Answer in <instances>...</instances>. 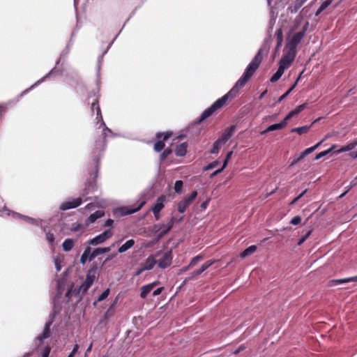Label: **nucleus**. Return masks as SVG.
Returning <instances> with one entry per match:
<instances>
[{
  "mask_svg": "<svg viewBox=\"0 0 357 357\" xmlns=\"http://www.w3.org/2000/svg\"><path fill=\"white\" fill-rule=\"evenodd\" d=\"M91 109L93 111V114H96V125L98 126L99 129L102 130V135H104V138L105 137V131L106 130H109L102 119V113L100 107L98 105V101L96 100V101L93 102L91 105Z\"/></svg>",
  "mask_w": 357,
  "mask_h": 357,
  "instance_id": "3",
  "label": "nucleus"
},
{
  "mask_svg": "<svg viewBox=\"0 0 357 357\" xmlns=\"http://www.w3.org/2000/svg\"><path fill=\"white\" fill-rule=\"evenodd\" d=\"M144 271H146V269H144V266L142 265V266L136 271V272H135V275H140V274H141V273H142V272H144Z\"/></svg>",
  "mask_w": 357,
  "mask_h": 357,
  "instance_id": "64",
  "label": "nucleus"
},
{
  "mask_svg": "<svg viewBox=\"0 0 357 357\" xmlns=\"http://www.w3.org/2000/svg\"><path fill=\"white\" fill-rule=\"evenodd\" d=\"M167 201V196L160 195L158 197L155 204L152 206L151 211L153 213H160L161 210L165 207V202Z\"/></svg>",
  "mask_w": 357,
  "mask_h": 357,
  "instance_id": "16",
  "label": "nucleus"
},
{
  "mask_svg": "<svg viewBox=\"0 0 357 357\" xmlns=\"http://www.w3.org/2000/svg\"><path fill=\"white\" fill-rule=\"evenodd\" d=\"M357 146V142L354 139L353 142L349 143L347 145L344 146L347 151H349L353 150Z\"/></svg>",
  "mask_w": 357,
  "mask_h": 357,
  "instance_id": "49",
  "label": "nucleus"
},
{
  "mask_svg": "<svg viewBox=\"0 0 357 357\" xmlns=\"http://www.w3.org/2000/svg\"><path fill=\"white\" fill-rule=\"evenodd\" d=\"M336 145H333L330 149L326 150V151H324V153H325V155H328V153H330L332 151H333L335 148H336Z\"/></svg>",
  "mask_w": 357,
  "mask_h": 357,
  "instance_id": "62",
  "label": "nucleus"
},
{
  "mask_svg": "<svg viewBox=\"0 0 357 357\" xmlns=\"http://www.w3.org/2000/svg\"><path fill=\"white\" fill-rule=\"evenodd\" d=\"M222 145H224V144L222 143L218 139H217L214 142L213 148L210 151V153H212V154H217V153H218V152L220 150V149L222 148Z\"/></svg>",
  "mask_w": 357,
  "mask_h": 357,
  "instance_id": "37",
  "label": "nucleus"
},
{
  "mask_svg": "<svg viewBox=\"0 0 357 357\" xmlns=\"http://www.w3.org/2000/svg\"><path fill=\"white\" fill-rule=\"evenodd\" d=\"M284 72V68L282 67H279L276 73L271 77L270 79L271 82L273 83L279 80L283 75Z\"/></svg>",
  "mask_w": 357,
  "mask_h": 357,
  "instance_id": "33",
  "label": "nucleus"
},
{
  "mask_svg": "<svg viewBox=\"0 0 357 357\" xmlns=\"http://www.w3.org/2000/svg\"><path fill=\"white\" fill-rule=\"evenodd\" d=\"M349 282V278L344 279H339V280H332L329 282L330 286H334L340 284L347 283Z\"/></svg>",
  "mask_w": 357,
  "mask_h": 357,
  "instance_id": "42",
  "label": "nucleus"
},
{
  "mask_svg": "<svg viewBox=\"0 0 357 357\" xmlns=\"http://www.w3.org/2000/svg\"><path fill=\"white\" fill-rule=\"evenodd\" d=\"M324 140H321V142L316 144L314 146H311L308 149H306L303 152L301 153L298 158L294 160V161L291 162V166L294 165L295 164L300 162L303 158H304L306 155H309L310 153H312L314 151H315L323 142Z\"/></svg>",
  "mask_w": 357,
  "mask_h": 357,
  "instance_id": "15",
  "label": "nucleus"
},
{
  "mask_svg": "<svg viewBox=\"0 0 357 357\" xmlns=\"http://www.w3.org/2000/svg\"><path fill=\"white\" fill-rule=\"evenodd\" d=\"M161 255V257L157 261L158 266L161 268H165L169 266L172 261V251L169 250L163 253H157L156 257Z\"/></svg>",
  "mask_w": 357,
  "mask_h": 357,
  "instance_id": "8",
  "label": "nucleus"
},
{
  "mask_svg": "<svg viewBox=\"0 0 357 357\" xmlns=\"http://www.w3.org/2000/svg\"><path fill=\"white\" fill-rule=\"evenodd\" d=\"M188 144L183 142L178 145L175 149V154L176 156L182 157L185 155L187 153Z\"/></svg>",
  "mask_w": 357,
  "mask_h": 357,
  "instance_id": "23",
  "label": "nucleus"
},
{
  "mask_svg": "<svg viewBox=\"0 0 357 357\" xmlns=\"http://www.w3.org/2000/svg\"><path fill=\"white\" fill-rule=\"evenodd\" d=\"M162 227H165V229H164L163 230L160 231V233L158 234V237L159 238L163 237L165 235H166L171 230V229H169V227H167L165 225H155L154 229H155V231H158Z\"/></svg>",
  "mask_w": 357,
  "mask_h": 357,
  "instance_id": "30",
  "label": "nucleus"
},
{
  "mask_svg": "<svg viewBox=\"0 0 357 357\" xmlns=\"http://www.w3.org/2000/svg\"><path fill=\"white\" fill-rule=\"evenodd\" d=\"M301 222V218L299 215H296L291 220L290 222H291V224H292L294 225H297L300 224Z\"/></svg>",
  "mask_w": 357,
  "mask_h": 357,
  "instance_id": "53",
  "label": "nucleus"
},
{
  "mask_svg": "<svg viewBox=\"0 0 357 357\" xmlns=\"http://www.w3.org/2000/svg\"><path fill=\"white\" fill-rule=\"evenodd\" d=\"M257 249V247L255 245H250L248 248H247L245 250H244L241 254L240 257L241 258H245L246 257H248L251 255H252L254 252H256Z\"/></svg>",
  "mask_w": 357,
  "mask_h": 357,
  "instance_id": "27",
  "label": "nucleus"
},
{
  "mask_svg": "<svg viewBox=\"0 0 357 357\" xmlns=\"http://www.w3.org/2000/svg\"><path fill=\"white\" fill-rule=\"evenodd\" d=\"M109 251H110V248L109 247H107V248H98L94 249L91 252V261L93 259H94L95 257H98V255H102V254L105 253V252H108Z\"/></svg>",
  "mask_w": 357,
  "mask_h": 357,
  "instance_id": "25",
  "label": "nucleus"
},
{
  "mask_svg": "<svg viewBox=\"0 0 357 357\" xmlns=\"http://www.w3.org/2000/svg\"><path fill=\"white\" fill-rule=\"evenodd\" d=\"M89 289V269L86 271V277L84 282L79 285V289H73V287L68 289L65 297L66 298V302L70 301V298L73 295L77 296H82V295L85 294L88 289Z\"/></svg>",
  "mask_w": 357,
  "mask_h": 357,
  "instance_id": "2",
  "label": "nucleus"
},
{
  "mask_svg": "<svg viewBox=\"0 0 357 357\" xmlns=\"http://www.w3.org/2000/svg\"><path fill=\"white\" fill-rule=\"evenodd\" d=\"M262 50L260 49L255 56L253 58L250 64L247 66L243 75L236 82L232 89L222 98L218 99L211 107L206 109L201 114L198 123H200L209 116H211L218 109H221L227 102L229 100H231L237 96L239 89L243 88L245 84L250 80L255 71L258 69L260 63L262 61Z\"/></svg>",
  "mask_w": 357,
  "mask_h": 357,
  "instance_id": "1",
  "label": "nucleus"
},
{
  "mask_svg": "<svg viewBox=\"0 0 357 357\" xmlns=\"http://www.w3.org/2000/svg\"><path fill=\"white\" fill-rule=\"evenodd\" d=\"M146 204L145 201L141 202L139 205L135 208H131L128 206L121 207L120 208V211L122 215H128L132 213H135L137 211H139Z\"/></svg>",
  "mask_w": 357,
  "mask_h": 357,
  "instance_id": "18",
  "label": "nucleus"
},
{
  "mask_svg": "<svg viewBox=\"0 0 357 357\" xmlns=\"http://www.w3.org/2000/svg\"><path fill=\"white\" fill-rule=\"evenodd\" d=\"M306 107H307V103H304V104L297 106L294 109H293L290 112H289V114L284 119V121L287 123V121H289L290 119H291L294 116L298 115L303 110H304Z\"/></svg>",
  "mask_w": 357,
  "mask_h": 357,
  "instance_id": "19",
  "label": "nucleus"
},
{
  "mask_svg": "<svg viewBox=\"0 0 357 357\" xmlns=\"http://www.w3.org/2000/svg\"><path fill=\"white\" fill-rule=\"evenodd\" d=\"M43 230L45 233L46 241L49 243L50 245H54L55 244V238L54 234L48 231L47 230V227H43Z\"/></svg>",
  "mask_w": 357,
  "mask_h": 357,
  "instance_id": "29",
  "label": "nucleus"
},
{
  "mask_svg": "<svg viewBox=\"0 0 357 357\" xmlns=\"http://www.w3.org/2000/svg\"><path fill=\"white\" fill-rule=\"evenodd\" d=\"M310 126H304L302 127L298 128H294L291 130L292 132H297L298 135H303L308 132L310 130Z\"/></svg>",
  "mask_w": 357,
  "mask_h": 357,
  "instance_id": "38",
  "label": "nucleus"
},
{
  "mask_svg": "<svg viewBox=\"0 0 357 357\" xmlns=\"http://www.w3.org/2000/svg\"><path fill=\"white\" fill-rule=\"evenodd\" d=\"M87 197L83 198L82 197L69 198L60 204L59 209L61 211H67L69 209L75 208L80 206L84 202L87 201Z\"/></svg>",
  "mask_w": 357,
  "mask_h": 357,
  "instance_id": "4",
  "label": "nucleus"
},
{
  "mask_svg": "<svg viewBox=\"0 0 357 357\" xmlns=\"http://www.w3.org/2000/svg\"><path fill=\"white\" fill-rule=\"evenodd\" d=\"M116 304V300H115L113 303L111 305V306L109 307V308L107 310V312H105V317H109L111 316H112L114 314V310H113V308L115 307Z\"/></svg>",
  "mask_w": 357,
  "mask_h": 357,
  "instance_id": "46",
  "label": "nucleus"
},
{
  "mask_svg": "<svg viewBox=\"0 0 357 357\" xmlns=\"http://www.w3.org/2000/svg\"><path fill=\"white\" fill-rule=\"evenodd\" d=\"M85 244L84 251L80 258V263L83 265L86 264V261L89 259V241H86Z\"/></svg>",
  "mask_w": 357,
  "mask_h": 357,
  "instance_id": "26",
  "label": "nucleus"
},
{
  "mask_svg": "<svg viewBox=\"0 0 357 357\" xmlns=\"http://www.w3.org/2000/svg\"><path fill=\"white\" fill-rule=\"evenodd\" d=\"M287 122L284 121V119H283L279 123H275V124L269 126L264 131H263L261 132V134L274 131L276 130H281V129L284 128L287 126Z\"/></svg>",
  "mask_w": 357,
  "mask_h": 357,
  "instance_id": "22",
  "label": "nucleus"
},
{
  "mask_svg": "<svg viewBox=\"0 0 357 357\" xmlns=\"http://www.w3.org/2000/svg\"><path fill=\"white\" fill-rule=\"evenodd\" d=\"M183 183L182 181L178 180L175 182L174 184V190L176 193L179 194L181 192Z\"/></svg>",
  "mask_w": 357,
  "mask_h": 357,
  "instance_id": "45",
  "label": "nucleus"
},
{
  "mask_svg": "<svg viewBox=\"0 0 357 357\" xmlns=\"http://www.w3.org/2000/svg\"><path fill=\"white\" fill-rule=\"evenodd\" d=\"M10 213L13 214V217L14 218H22V219L24 220L25 221H27L30 224L36 225L38 227H40L41 226V221H42L41 220L35 219V218H31V217H29V216H26V215H22V214H20L19 213H16V212H13V211H8V215H9Z\"/></svg>",
  "mask_w": 357,
  "mask_h": 357,
  "instance_id": "14",
  "label": "nucleus"
},
{
  "mask_svg": "<svg viewBox=\"0 0 357 357\" xmlns=\"http://www.w3.org/2000/svg\"><path fill=\"white\" fill-rule=\"evenodd\" d=\"M293 61L282 57L279 62V67H282L284 68V70H285L286 69L290 67Z\"/></svg>",
  "mask_w": 357,
  "mask_h": 357,
  "instance_id": "41",
  "label": "nucleus"
},
{
  "mask_svg": "<svg viewBox=\"0 0 357 357\" xmlns=\"http://www.w3.org/2000/svg\"><path fill=\"white\" fill-rule=\"evenodd\" d=\"M54 317L55 312H53L52 314H50L49 320L45 325L43 332L36 337L38 340L42 342L43 340L47 339L50 336V326L54 322Z\"/></svg>",
  "mask_w": 357,
  "mask_h": 357,
  "instance_id": "9",
  "label": "nucleus"
},
{
  "mask_svg": "<svg viewBox=\"0 0 357 357\" xmlns=\"http://www.w3.org/2000/svg\"><path fill=\"white\" fill-rule=\"evenodd\" d=\"M234 130H235V128L234 126H231L229 128H227L225 130L224 133L226 134V135L227 137H229V138H230L233 135Z\"/></svg>",
  "mask_w": 357,
  "mask_h": 357,
  "instance_id": "50",
  "label": "nucleus"
},
{
  "mask_svg": "<svg viewBox=\"0 0 357 357\" xmlns=\"http://www.w3.org/2000/svg\"><path fill=\"white\" fill-rule=\"evenodd\" d=\"M173 135L172 131H167L165 132H158L155 135V137L158 139L154 144L153 149L155 152L161 151L165 146V142L170 138Z\"/></svg>",
  "mask_w": 357,
  "mask_h": 357,
  "instance_id": "5",
  "label": "nucleus"
},
{
  "mask_svg": "<svg viewBox=\"0 0 357 357\" xmlns=\"http://www.w3.org/2000/svg\"><path fill=\"white\" fill-rule=\"evenodd\" d=\"M213 263H214L213 261H206L204 264H202V266H201L200 268L194 271L191 273V277L190 278H193L197 275H201L204 271H205L207 268H208Z\"/></svg>",
  "mask_w": 357,
  "mask_h": 357,
  "instance_id": "21",
  "label": "nucleus"
},
{
  "mask_svg": "<svg viewBox=\"0 0 357 357\" xmlns=\"http://www.w3.org/2000/svg\"><path fill=\"white\" fill-rule=\"evenodd\" d=\"M175 221H176L175 218L174 217H172L170 218V220H169V222H167L166 226L167 227H169V229H172L173 226H174V223H175Z\"/></svg>",
  "mask_w": 357,
  "mask_h": 357,
  "instance_id": "56",
  "label": "nucleus"
},
{
  "mask_svg": "<svg viewBox=\"0 0 357 357\" xmlns=\"http://www.w3.org/2000/svg\"><path fill=\"white\" fill-rule=\"evenodd\" d=\"M77 350V345H75V347L73 348V351L68 354V356L67 357H74Z\"/></svg>",
  "mask_w": 357,
  "mask_h": 357,
  "instance_id": "60",
  "label": "nucleus"
},
{
  "mask_svg": "<svg viewBox=\"0 0 357 357\" xmlns=\"http://www.w3.org/2000/svg\"><path fill=\"white\" fill-rule=\"evenodd\" d=\"M105 215V211L102 209L98 210L91 213V223L94 222L97 219Z\"/></svg>",
  "mask_w": 357,
  "mask_h": 357,
  "instance_id": "35",
  "label": "nucleus"
},
{
  "mask_svg": "<svg viewBox=\"0 0 357 357\" xmlns=\"http://www.w3.org/2000/svg\"><path fill=\"white\" fill-rule=\"evenodd\" d=\"M302 74V73H301ZM301 75H300L298 76V77L297 78L296 81L295 82V83L293 84V86L286 92L284 93L282 96H281L278 100V102H280L282 100H284L289 93L290 92L295 88V86H296V84H298V82L301 77Z\"/></svg>",
  "mask_w": 357,
  "mask_h": 357,
  "instance_id": "40",
  "label": "nucleus"
},
{
  "mask_svg": "<svg viewBox=\"0 0 357 357\" xmlns=\"http://www.w3.org/2000/svg\"><path fill=\"white\" fill-rule=\"evenodd\" d=\"M233 154V151H229L227 155H226V157H225V159L224 160V162H223V168H225L228 164V162L229 160V159L231 158V155Z\"/></svg>",
  "mask_w": 357,
  "mask_h": 357,
  "instance_id": "52",
  "label": "nucleus"
},
{
  "mask_svg": "<svg viewBox=\"0 0 357 357\" xmlns=\"http://www.w3.org/2000/svg\"><path fill=\"white\" fill-rule=\"evenodd\" d=\"M312 231V229L307 231L306 232V234L301 238L299 239V241L298 242V245H302L307 240V238L310 236Z\"/></svg>",
  "mask_w": 357,
  "mask_h": 357,
  "instance_id": "48",
  "label": "nucleus"
},
{
  "mask_svg": "<svg viewBox=\"0 0 357 357\" xmlns=\"http://www.w3.org/2000/svg\"><path fill=\"white\" fill-rule=\"evenodd\" d=\"M160 284V281L157 280L152 283L144 285L140 288V297L146 298L148 294L154 289L155 287Z\"/></svg>",
  "mask_w": 357,
  "mask_h": 357,
  "instance_id": "17",
  "label": "nucleus"
},
{
  "mask_svg": "<svg viewBox=\"0 0 357 357\" xmlns=\"http://www.w3.org/2000/svg\"><path fill=\"white\" fill-rule=\"evenodd\" d=\"M275 36L277 40L276 50L280 49L282 45V43L283 41V33L281 29H279L275 32Z\"/></svg>",
  "mask_w": 357,
  "mask_h": 357,
  "instance_id": "32",
  "label": "nucleus"
},
{
  "mask_svg": "<svg viewBox=\"0 0 357 357\" xmlns=\"http://www.w3.org/2000/svg\"><path fill=\"white\" fill-rule=\"evenodd\" d=\"M50 353V349L46 347L42 353V357H48Z\"/></svg>",
  "mask_w": 357,
  "mask_h": 357,
  "instance_id": "58",
  "label": "nucleus"
},
{
  "mask_svg": "<svg viewBox=\"0 0 357 357\" xmlns=\"http://www.w3.org/2000/svg\"><path fill=\"white\" fill-rule=\"evenodd\" d=\"M74 6L77 10V26L82 15H86L88 0H74Z\"/></svg>",
  "mask_w": 357,
  "mask_h": 357,
  "instance_id": "6",
  "label": "nucleus"
},
{
  "mask_svg": "<svg viewBox=\"0 0 357 357\" xmlns=\"http://www.w3.org/2000/svg\"><path fill=\"white\" fill-rule=\"evenodd\" d=\"M54 266L57 272H59L61 270V260L59 258L56 257L54 259Z\"/></svg>",
  "mask_w": 357,
  "mask_h": 357,
  "instance_id": "51",
  "label": "nucleus"
},
{
  "mask_svg": "<svg viewBox=\"0 0 357 357\" xmlns=\"http://www.w3.org/2000/svg\"><path fill=\"white\" fill-rule=\"evenodd\" d=\"M218 165H219L218 160L213 161L212 162H210L206 167H204V170L206 171V170L212 169L215 168V167H217Z\"/></svg>",
  "mask_w": 357,
  "mask_h": 357,
  "instance_id": "47",
  "label": "nucleus"
},
{
  "mask_svg": "<svg viewBox=\"0 0 357 357\" xmlns=\"http://www.w3.org/2000/svg\"><path fill=\"white\" fill-rule=\"evenodd\" d=\"M157 264V261L153 256H149L142 265L144 266V269L151 270L153 268L155 264Z\"/></svg>",
  "mask_w": 357,
  "mask_h": 357,
  "instance_id": "24",
  "label": "nucleus"
},
{
  "mask_svg": "<svg viewBox=\"0 0 357 357\" xmlns=\"http://www.w3.org/2000/svg\"><path fill=\"white\" fill-rule=\"evenodd\" d=\"M163 290H164V287H160V288L156 289L153 292V296H156L160 295L162 292Z\"/></svg>",
  "mask_w": 357,
  "mask_h": 357,
  "instance_id": "57",
  "label": "nucleus"
},
{
  "mask_svg": "<svg viewBox=\"0 0 357 357\" xmlns=\"http://www.w3.org/2000/svg\"><path fill=\"white\" fill-rule=\"evenodd\" d=\"M331 3V0H326L324 1L321 5V10H325L328 6H329Z\"/></svg>",
  "mask_w": 357,
  "mask_h": 357,
  "instance_id": "55",
  "label": "nucleus"
},
{
  "mask_svg": "<svg viewBox=\"0 0 357 357\" xmlns=\"http://www.w3.org/2000/svg\"><path fill=\"white\" fill-rule=\"evenodd\" d=\"M135 244V241L133 239H130L127 241L123 245H122L119 248L118 252L119 253H123L127 251L128 249L131 248Z\"/></svg>",
  "mask_w": 357,
  "mask_h": 357,
  "instance_id": "28",
  "label": "nucleus"
},
{
  "mask_svg": "<svg viewBox=\"0 0 357 357\" xmlns=\"http://www.w3.org/2000/svg\"><path fill=\"white\" fill-rule=\"evenodd\" d=\"M59 70H56V66L53 68L48 73H47L44 77L38 79L37 82H36L33 84H32L29 88L25 89L18 96L16 101H18L19 99L22 97H23L25 94H26L29 91L34 89L36 86H38L42 82H45L50 75L55 74L56 73H58Z\"/></svg>",
  "mask_w": 357,
  "mask_h": 357,
  "instance_id": "10",
  "label": "nucleus"
},
{
  "mask_svg": "<svg viewBox=\"0 0 357 357\" xmlns=\"http://www.w3.org/2000/svg\"><path fill=\"white\" fill-rule=\"evenodd\" d=\"M72 46L73 45H71L70 43L68 44L66 47L61 52L59 60L56 62V66L59 64L61 59L66 57L68 54Z\"/></svg>",
  "mask_w": 357,
  "mask_h": 357,
  "instance_id": "39",
  "label": "nucleus"
},
{
  "mask_svg": "<svg viewBox=\"0 0 357 357\" xmlns=\"http://www.w3.org/2000/svg\"><path fill=\"white\" fill-rule=\"evenodd\" d=\"M80 227H81V225L80 224L75 223V224L73 225V227H71V230L74 231H78Z\"/></svg>",
  "mask_w": 357,
  "mask_h": 357,
  "instance_id": "59",
  "label": "nucleus"
},
{
  "mask_svg": "<svg viewBox=\"0 0 357 357\" xmlns=\"http://www.w3.org/2000/svg\"><path fill=\"white\" fill-rule=\"evenodd\" d=\"M73 246H74V241L71 238L66 239L62 244L63 249L66 252L70 251L72 250V248H73Z\"/></svg>",
  "mask_w": 357,
  "mask_h": 357,
  "instance_id": "31",
  "label": "nucleus"
},
{
  "mask_svg": "<svg viewBox=\"0 0 357 357\" xmlns=\"http://www.w3.org/2000/svg\"><path fill=\"white\" fill-rule=\"evenodd\" d=\"M172 153V149L167 148L165 149V151L160 155V161H164Z\"/></svg>",
  "mask_w": 357,
  "mask_h": 357,
  "instance_id": "43",
  "label": "nucleus"
},
{
  "mask_svg": "<svg viewBox=\"0 0 357 357\" xmlns=\"http://www.w3.org/2000/svg\"><path fill=\"white\" fill-rule=\"evenodd\" d=\"M98 165H97L93 181H91V185H90L91 193L98 190V186L96 183V178L98 177Z\"/></svg>",
  "mask_w": 357,
  "mask_h": 357,
  "instance_id": "36",
  "label": "nucleus"
},
{
  "mask_svg": "<svg viewBox=\"0 0 357 357\" xmlns=\"http://www.w3.org/2000/svg\"><path fill=\"white\" fill-rule=\"evenodd\" d=\"M324 156H326L325 153H324V151H321L315 155L314 160H319L320 158Z\"/></svg>",
  "mask_w": 357,
  "mask_h": 357,
  "instance_id": "61",
  "label": "nucleus"
},
{
  "mask_svg": "<svg viewBox=\"0 0 357 357\" xmlns=\"http://www.w3.org/2000/svg\"><path fill=\"white\" fill-rule=\"evenodd\" d=\"M110 293V289L109 288H107V289H105L98 297L96 300L94 301L93 302V305L96 306L97 305V303L98 302H100V301H104L105 299H106L109 294Z\"/></svg>",
  "mask_w": 357,
  "mask_h": 357,
  "instance_id": "34",
  "label": "nucleus"
},
{
  "mask_svg": "<svg viewBox=\"0 0 357 357\" xmlns=\"http://www.w3.org/2000/svg\"><path fill=\"white\" fill-rule=\"evenodd\" d=\"M306 31V28L304 27L303 29L301 31H298L293 35V36L290 38V40L287 42V46L292 47L296 50L297 45L301 43L303 38L305 36Z\"/></svg>",
  "mask_w": 357,
  "mask_h": 357,
  "instance_id": "11",
  "label": "nucleus"
},
{
  "mask_svg": "<svg viewBox=\"0 0 357 357\" xmlns=\"http://www.w3.org/2000/svg\"><path fill=\"white\" fill-rule=\"evenodd\" d=\"M112 236V233L110 229H107L97 236L96 237L91 239V245H96L98 244L102 243L105 241L107 239L109 238Z\"/></svg>",
  "mask_w": 357,
  "mask_h": 357,
  "instance_id": "13",
  "label": "nucleus"
},
{
  "mask_svg": "<svg viewBox=\"0 0 357 357\" xmlns=\"http://www.w3.org/2000/svg\"><path fill=\"white\" fill-rule=\"evenodd\" d=\"M296 53H297L296 50H295L292 47H287L286 45L285 50H284V53L282 58L290 60L291 61H294V59L296 56Z\"/></svg>",
  "mask_w": 357,
  "mask_h": 357,
  "instance_id": "20",
  "label": "nucleus"
},
{
  "mask_svg": "<svg viewBox=\"0 0 357 357\" xmlns=\"http://www.w3.org/2000/svg\"><path fill=\"white\" fill-rule=\"evenodd\" d=\"M114 223V220H112V219H108L105 222V227H112V225Z\"/></svg>",
  "mask_w": 357,
  "mask_h": 357,
  "instance_id": "63",
  "label": "nucleus"
},
{
  "mask_svg": "<svg viewBox=\"0 0 357 357\" xmlns=\"http://www.w3.org/2000/svg\"><path fill=\"white\" fill-rule=\"evenodd\" d=\"M204 257L203 255H197L196 257H193L190 264H189V266H191V267H193L194 266H195L199 261H201L202 259H203Z\"/></svg>",
  "mask_w": 357,
  "mask_h": 357,
  "instance_id": "44",
  "label": "nucleus"
},
{
  "mask_svg": "<svg viewBox=\"0 0 357 357\" xmlns=\"http://www.w3.org/2000/svg\"><path fill=\"white\" fill-rule=\"evenodd\" d=\"M197 196V192L194 190L188 197H185L183 199L179 202L177 205L178 212L181 213H184L188 206L195 201Z\"/></svg>",
  "mask_w": 357,
  "mask_h": 357,
  "instance_id": "7",
  "label": "nucleus"
},
{
  "mask_svg": "<svg viewBox=\"0 0 357 357\" xmlns=\"http://www.w3.org/2000/svg\"><path fill=\"white\" fill-rule=\"evenodd\" d=\"M67 273H68V270H66L63 273V278L61 279H59L57 281V292H56V297L54 300V305H56V304H59V299L61 297V296L65 290V287H66L65 276L67 275Z\"/></svg>",
  "mask_w": 357,
  "mask_h": 357,
  "instance_id": "12",
  "label": "nucleus"
},
{
  "mask_svg": "<svg viewBox=\"0 0 357 357\" xmlns=\"http://www.w3.org/2000/svg\"><path fill=\"white\" fill-rule=\"evenodd\" d=\"M218 139L225 144L229 139V138L226 135V134L223 132L221 137Z\"/></svg>",
  "mask_w": 357,
  "mask_h": 357,
  "instance_id": "54",
  "label": "nucleus"
}]
</instances>
